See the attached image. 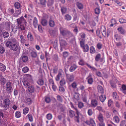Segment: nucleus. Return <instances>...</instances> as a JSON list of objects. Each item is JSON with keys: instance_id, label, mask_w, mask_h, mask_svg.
I'll return each mask as SVG.
<instances>
[{"instance_id": "obj_42", "label": "nucleus", "mask_w": 126, "mask_h": 126, "mask_svg": "<svg viewBox=\"0 0 126 126\" xmlns=\"http://www.w3.org/2000/svg\"><path fill=\"white\" fill-rule=\"evenodd\" d=\"M20 37L21 39V43H24L26 41L25 39V37L22 35H20Z\"/></svg>"}, {"instance_id": "obj_6", "label": "nucleus", "mask_w": 126, "mask_h": 126, "mask_svg": "<svg viewBox=\"0 0 126 126\" xmlns=\"http://www.w3.org/2000/svg\"><path fill=\"white\" fill-rule=\"evenodd\" d=\"M73 36L72 34L65 29H63V38H69Z\"/></svg>"}, {"instance_id": "obj_1", "label": "nucleus", "mask_w": 126, "mask_h": 126, "mask_svg": "<svg viewBox=\"0 0 126 126\" xmlns=\"http://www.w3.org/2000/svg\"><path fill=\"white\" fill-rule=\"evenodd\" d=\"M10 102V100L8 98L5 99L3 101V102L1 100H0V107L4 108V110H6L7 109L9 108Z\"/></svg>"}, {"instance_id": "obj_28", "label": "nucleus", "mask_w": 126, "mask_h": 126, "mask_svg": "<svg viewBox=\"0 0 126 126\" xmlns=\"http://www.w3.org/2000/svg\"><path fill=\"white\" fill-rule=\"evenodd\" d=\"M69 114L71 117L72 118L75 116V112L73 111L70 110H69Z\"/></svg>"}, {"instance_id": "obj_15", "label": "nucleus", "mask_w": 126, "mask_h": 126, "mask_svg": "<svg viewBox=\"0 0 126 126\" xmlns=\"http://www.w3.org/2000/svg\"><path fill=\"white\" fill-rule=\"evenodd\" d=\"M59 40L60 45L61 51H63V40L62 37H61V35L59 37Z\"/></svg>"}, {"instance_id": "obj_38", "label": "nucleus", "mask_w": 126, "mask_h": 126, "mask_svg": "<svg viewBox=\"0 0 126 126\" xmlns=\"http://www.w3.org/2000/svg\"><path fill=\"white\" fill-rule=\"evenodd\" d=\"M18 9V10H16V15H14L15 16H17L19 15H20L21 13V8Z\"/></svg>"}, {"instance_id": "obj_21", "label": "nucleus", "mask_w": 126, "mask_h": 126, "mask_svg": "<svg viewBox=\"0 0 126 126\" xmlns=\"http://www.w3.org/2000/svg\"><path fill=\"white\" fill-rule=\"evenodd\" d=\"M27 37L29 40L31 41H33L34 40V38L31 33L29 32L27 35Z\"/></svg>"}, {"instance_id": "obj_18", "label": "nucleus", "mask_w": 126, "mask_h": 126, "mask_svg": "<svg viewBox=\"0 0 126 126\" xmlns=\"http://www.w3.org/2000/svg\"><path fill=\"white\" fill-rule=\"evenodd\" d=\"M98 92L99 93L103 94L104 93V90L102 87L100 85H98L97 87Z\"/></svg>"}, {"instance_id": "obj_27", "label": "nucleus", "mask_w": 126, "mask_h": 126, "mask_svg": "<svg viewBox=\"0 0 126 126\" xmlns=\"http://www.w3.org/2000/svg\"><path fill=\"white\" fill-rule=\"evenodd\" d=\"M38 84L40 86H42L44 84V81L43 80L41 79H39L37 81Z\"/></svg>"}, {"instance_id": "obj_4", "label": "nucleus", "mask_w": 126, "mask_h": 126, "mask_svg": "<svg viewBox=\"0 0 126 126\" xmlns=\"http://www.w3.org/2000/svg\"><path fill=\"white\" fill-rule=\"evenodd\" d=\"M6 91L7 93L9 94H11L13 90L11 82L9 81L7 82L6 83Z\"/></svg>"}, {"instance_id": "obj_56", "label": "nucleus", "mask_w": 126, "mask_h": 126, "mask_svg": "<svg viewBox=\"0 0 126 126\" xmlns=\"http://www.w3.org/2000/svg\"><path fill=\"white\" fill-rule=\"evenodd\" d=\"M113 119L116 123H118L119 122L120 119L118 116H115L114 117Z\"/></svg>"}, {"instance_id": "obj_32", "label": "nucleus", "mask_w": 126, "mask_h": 126, "mask_svg": "<svg viewBox=\"0 0 126 126\" xmlns=\"http://www.w3.org/2000/svg\"><path fill=\"white\" fill-rule=\"evenodd\" d=\"M122 91L125 94H126V85L123 84L121 87Z\"/></svg>"}, {"instance_id": "obj_52", "label": "nucleus", "mask_w": 126, "mask_h": 126, "mask_svg": "<svg viewBox=\"0 0 126 126\" xmlns=\"http://www.w3.org/2000/svg\"><path fill=\"white\" fill-rule=\"evenodd\" d=\"M23 84L25 86L27 87L30 86V83L27 80H25L23 82Z\"/></svg>"}, {"instance_id": "obj_22", "label": "nucleus", "mask_w": 126, "mask_h": 126, "mask_svg": "<svg viewBox=\"0 0 126 126\" xmlns=\"http://www.w3.org/2000/svg\"><path fill=\"white\" fill-rule=\"evenodd\" d=\"M22 61L24 62H26L28 60V57L27 56L24 55H22L21 58Z\"/></svg>"}, {"instance_id": "obj_63", "label": "nucleus", "mask_w": 126, "mask_h": 126, "mask_svg": "<svg viewBox=\"0 0 126 126\" xmlns=\"http://www.w3.org/2000/svg\"><path fill=\"white\" fill-rule=\"evenodd\" d=\"M126 124V121L123 120L121 121L120 123V126H124L125 124Z\"/></svg>"}, {"instance_id": "obj_3", "label": "nucleus", "mask_w": 126, "mask_h": 126, "mask_svg": "<svg viewBox=\"0 0 126 126\" xmlns=\"http://www.w3.org/2000/svg\"><path fill=\"white\" fill-rule=\"evenodd\" d=\"M16 39L14 38H11L6 43V46L7 47L11 48L14 43H15Z\"/></svg>"}, {"instance_id": "obj_33", "label": "nucleus", "mask_w": 126, "mask_h": 126, "mask_svg": "<svg viewBox=\"0 0 126 126\" xmlns=\"http://www.w3.org/2000/svg\"><path fill=\"white\" fill-rule=\"evenodd\" d=\"M106 96L104 95H101L99 97L100 99V101L102 102H103L106 99Z\"/></svg>"}, {"instance_id": "obj_17", "label": "nucleus", "mask_w": 126, "mask_h": 126, "mask_svg": "<svg viewBox=\"0 0 126 126\" xmlns=\"http://www.w3.org/2000/svg\"><path fill=\"white\" fill-rule=\"evenodd\" d=\"M60 86H59V90L61 92H63V79H62L60 82Z\"/></svg>"}, {"instance_id": "obj_20", "label": "nucleus", "mask_w": 126, "mask_h": 126, "mask_svg": "<svg viewBox=\"0 0 126 126\" xmlns=\"http://www.w3.org/2000/svg\"><path fill=\"white\" fill-rule=\"evenodd\" d=\"M91 104L92 107H95L97 105V101L95 99L92 100L91 101Z\"/></svg>"}, {"instance_id": "obj_14", "label": "nucleus", "mask_w": 126, "mask_h": 126, "mask_svg": "<svg viewBox=\"0 0 126 126\" xmlns=\"http://www.w3.org/2000/svg\"><path fill=\"white\" fill-rule=\"evenodd\" d=\"M106 29L104 26H102L100 29V31L101 32L103 35L105 37L106 35Z\"/></svg>"}, {"instance_id": "obj_2", "label": "nucleus", "mask_w": 126, "mask_h": 126, "mask_svg": "<svg viewBox=\"0 0 126 126\" xmlns=\"http://www.w3.org/2000/svg\"><path fill=\"white\" fill-rule=\"evenodd\" d=\"M79 44L80 47L82 48L83 51L84 52H87L89 50V47L87 44H85V40L82 39L80 41Z\"/></svg>"}, {"instance_id": "obj_10", "label": "nucleus", "mask_w": 126, "mask_h": 126, "mask_svg": "<svg viewBox=\"0 0 126 126\" xmlns=\"http://www.w3.org/2000/svg\"><path fill=\"white\" fill-rule=\"evenodd\" d=\"M65 72L67 78L70 81H73L74 79V77L73 75H70L68 74L66 72V70H65Z\"/></svg>"}, {"instance_id": "obj_50", "label": "nucleus", "mask_w": 126, "mask_h": 126, "mask_svg": "<svg viewBox=\"0 0 126 126\" xmlns=\"http://www.w3.org/2000/svg\"><path fill=\"white\" fill-rule=\"evenodd\" d=\"M90 125H91L92 126H94L95 125V123L93 120L92 118L90 119Z\"/></svg>"}, {"instance_id": "obj_49", "label": "nucleus", "mask_w": 126, "mask_h": 126, "mask_svg": "<svg viewBox=\"0 0 126 126\" xmlns=\"http://www.w3.org/2000/svg\"><path fill=\"white\" fill-rule=\"evenodd\" d=\"M46 0H40V3L41 4L43 5L44 7L46 6Z\"/></svg>"}, {"instance_id": "obj_13", "label": "nucleus", "mask_w": 126, "mask_h": 126, "mask_svg": "<svg viewBox=\"0 0 126 126\" xmlns=\"http://www.w3.org/2000/svg\"><path fill=\"white\" fill-rule=\"evenodd\" d=\"M119 33L122 34H124L125 33V30L122 27H120L117 29Z\"/></svg>"}, {"instance_id": "obj_59", "label": "nucleus", "mask_w": 126, "mask_h": 126, "mask_svg": "<svg viewBox=\"0 0 126 126\" xmlns=\"http://www.w3.org/2000/svg\"><path fill=\"white\" fill-rule=\"evenodd\" d=\"M57 99L60 102H62V98L59 95H58L57 96Z\"/></svg>"}, {"instance_id": "obj_43", "label": "nucleus", "mask_w": 126, "mask_h": 126, "mask_svg": "<svg viewBox=\"0 0 126 126\" xmlns=\"http://www.w3.org/2000/svg\"><path fill=\"white\" fill-rule=\"evenodd\" d=\"M41 23L43 26H46L47 24V21L45 19H42L41 21Z\"/></svg>"}, {"instance_id": "obj_8", "label": "nucleus", "mask_w": 126, "mask_h": 126, "mask_svg": "<svg viewBox=\"0 0 126 126\" xmlns=\"http://www.w3.org/2000/svg\"><path fill=\"white\" fill-rule=\"evenodd\" d=\"M17 42V41L16 40L15 43H14L12 45V46L11 48V49L14 51H16L18 49H19V46H18L16 44Z\"/></svg>"}, {"instance_id": "obj_23", "label": "nucleus", "mask_w": 126, "mask_h": 126, "mask_svg": "<svg viewBox=\"0 0 126 126\" xmlns=\"http://www.w3.org/2000/svg\"><path fill=\"white\" fill-rule=\"evenodd\" d=\"M77 67L78 66L76 65L75 64H73L71 66L69 70L70 72H73L75 71Z\"/></svg>"}, {"instance_id": "obj_58", "label": "nucleus", "mask_w": 126, "mask_h": 126, "mask_svg": "<svg viewBox=\"0 0 126 126\" xmlns=\"http://www.w3.org/2000/svg\"><path fill=\"white\" fill-rule=\"evenodd\" d=\"M113 97L114 99H117L118 97L117 95V93L116 92H114L113 93Z\"/></svg>"}, {"instance_id": "obj_7", "label": "nucleus", "mask_w": 126, "mask_h": 126, "mask_svg": "<svg viewBox=\"0 0 126 126\" xmlns=\"http://www.w3.org/2000/svg\"><path fill=\"white\" fill-rule=\"evenodd\" d=\"M70 105H71V107L72 108H73L75 109L76 111V113L77 115V116H76L75 117V118L77 119V120H76V119H75V120L76 121V122H79V115L80 114V112L78 111L77 109L75 107L72 103L71 102H70Z\"/></svg>"}, {"instance_id": "obj_34", "label": "nucleus", "mask_w": 126, "mask_h": 126, "mask_svg": "<svg viewBox=\"0 0 126 126\" xmlns=\"http://www.w3.org/2000/svg\"><path fill=\"white\" fill-rule=\"evenodd\" d=\"M2 34L4 38H7L9 36V33L8 32H2Z\"/></svg>"}, {"instance_id": "obj_64", "label": "nucleus", "mask_w": 126, "mask_h": 126, "mask_svg": "<svg viewBox=\"0 0 126 126\" xmlns=\"http://www.w3.org/2000/svg\"><path fill=\"white\" fill-rule=\"evenodd\" d=\"M105 113L107 118H109L110 117V112L108 111H106L105 112Z\"/></svg>"}, {"instance_id": "obj_53", "label": "nucleus", "mask_w": 126, "mask_h": 126, "mask_svg": "<svg viewBox=\"0 0 126 126\" xmlns=\"http://www.w3.org/2000/svg\"><path fill=\"white\" fill-rule=\"evenodd\" d=\"M45 101L47 103H49L51 101L50 98L48 97H45Z\"/></svg>"}, {"instance_id": "obj_29", "label": "nucleus", "mask_w": 126, "mask_h": 126, "mask_svg": "<svg viewBox=\"0 0 126 126\" xmlns=\"http://www.w3.org/2000/svg\"><path fill=\"white\" fill-rule=\"evenodd\" d=\"M60 71H62V70H60L59 71V73L57 75L56 78H55V79L57 81H58L60 79V77L62 76V74L60 72Z\"/></svg>"}, {"instance_id": "obj_60", "label": "nucleus", "mask_w": 126, "mask_h": 126, "mask_svg": "<svg viewBox=\"0 0 126 126\" xmlns=\"http://www.w3.org/2000/svg\"><path fill=\"white\" fill-rule=\"evenodd\" d=\"M29 109L28 108H26L23 110V113L24 114H26L28 112Z\"/></svg>"}, {"instance_id": "obj_25", "label": "nucleus", "mask_w": 126, "mask_h": 126, "mask_svg": "<svg viewBox=\"0 0 126 126\" xmlns=\"http://www.w3.org/2000/svg\"><path fill=\"white\" fill-rule=\"evenodd\" d=\"M6 69L5 65L2 63H0V70L2 72L4 71Z\"/></svg>"}, {"instance_id": "obj_35", "label": "nucleus", "mask_w": 126, "mask_h": 126, "mask_svg": "<svg viewBox=\"0 0 126 126\" xmlns=\"http://www.w3.org/2000/svg\"><path fill=\"white\" fill-rule=\"evenodd\" d=\"M50 32L51 35L54 36L56 34L57 32L56 29H54L50 31Z\"/></svg>"}, {"instance_id": "obj_62", "label": "nucleus", "mask_w": 126, "mask_h": 126, "mask_svg": "<svg viewBox=\"0 0 126 126\" xmlns=\"http://www.w3.org/2000/svg\"><path fill=\"white\" fill-rule=\"evenodd\" d=\"M5 49L2 47H0V53L3 54L5 52Z\"/></svg>"}, {"instance_id": "obj_54", "label": "nucleus", "mask_w": 126, "mask_h": 126, "mask_svg": "<svg viewBox=\"0 0 126 126\" xmlns=\"http://www.w3.org/2000/svg\"><path fill=\"white\" fill-rule=\"evenodd\" d=\"M27 116H28L29 118V121L31 122H32L33 121V119L32 115L31 114H29L27 115Z\"/></svg>"}, {"instance_id": "obj_46", "label": "nucleus", "mask_w": 126, "mask_h": 126, "mask_svg": "<svg viewBox=\"0 0 126 126\" xmlns=\"http://www.w3.org/2000/svg\"><path fill=\"white\" fill-rule=\"evenodd\" d=\"M29 69V68L28 67L25 66L22 68V70L24 73H26L28 71Z\"/></svg>"}, {"instance_id": "obj_61", "label": "nucleus", "mask_w": 126, "mask_h": 126, "mask_svg": "<svg viewBox=\"0 0 126 126\" xmlns=\"http://www.w3.org/2000/svg\"><path fill=\"white\" fill-rule=\"evenodd\" d=\"M52 57V59L55 61H57L58 60V56L56 54L54 55Z\"/></svg>"}, {"instance_id": "obj_19", "label": "nucleus", "mask_w": 126, "mask_h": 126, "mask_svg": "<svg viewBox=\"0 0 126 126\" xmlns=\"http://www.w3.org/2000/svg\"><path fill=\"white\" fill-rule=\"evenodd\" d=\"M28 90L29 92L32 93L34 92L35 90V88L34 86L32 85H30L28 87Z\"/></svg>"}, {"instance_id": "obj_45", "label": "nucleus", "mask_w": 126, "mask_h": 126, "mask_svg": "<svg viewBox=\"0 0 126 126\" xmlns=\"http://www.w3.org/2000/svg\"><path fill=\"white\" fill-rule=\"evenodd\" d=\"M98 118L100 122H103V117L101 114H99L98 116Z\"/></svg>"}, {"instance_id": "obj_37", "label": "nucleus", "mask_w": 126, "mask_h": 126, "mask_svg": "<svg viewBox=\"0 0 126 126\" xmlns=\"http://www.w3.org/2000/svg\"><path fill=\"white\" fill-rule=\"evenodd\" d=\"M12 29L13 32L14 33H15L17 30V27L16 26H13Z\"/></svg>"}, {"instance_id": "obj_44", "label": "nucleus", "mask_w": 126, "mask_h": 126, "mask_svg": "<svg viewBox=\"0 0 126 126\" xmlns=\"http://www.w3.org/2000/svg\"><path fill=\"white\" fill-rule=\"evenodd\" d=\"M31 55L32 57L35 58L37 56V53L34 51H32L31 53Z\"/></svg>"}, {"instance_id": "obj_5", "label": "nucleus", "mask_w": 126, "mask_h": 126, "mask_svg": "<svg viewBox=\"0 0 126 126\" xmlns=\"http://www.w3.org/2000/svg\"><path fill=\"white\" fill-rule=\"evenodd\" d=\"M17 26H19L20 24H25V26H27V22L26 20L24 19L23 16H22L19 18L17 19Z\"/></svg>"}, {"instance_id": "obj_47", "label": "nucleus", "mask_w": 126, "mask_h": 126, "mask_svg": "<svg viewBox=\"0 0 126 126\" xmlns=\"http://www.w3.org/2000/svg\"><path fill=\"white\" fill-rule=\"evenodd\" d=\"M101 55L100 54H97L95 57V60L96 61L98 62L100 59Z\"/></svg>"}, {"instance_id": "obj_26", "label": "nucleus", "mask_w": 126, "mask_h": 126, "mask_svg": "<svg viewBox=\"0 0 126 126\" xmlns=\"http://www.w3.org/2000/svg\"><path fill=\"white\" fill-rule=\"evenodd\" d=\"M26 26H25V24H20L19 26H17L18 27L19 29L20 28L21 30L22 31L25 30Z\"/></svg>"}, {"instance_id": "obj_57", "label": "nucleus", "mask_w": 126, "mask_h": 126, "mask_svg": "<svg viewBox=\"0 0 126 126\" xmlns=\"http://www.w3.org/2000/svg\"><path fill=\"white\" fill-rule=\"evenodd\" d=\"M90 52L91 53H94L95 52V50L94 47L91 46L90 47Z\"/></svg>"}, {"instance_id": "obj_48", "label": "nucleus", "mask_w": 126, "mask_h": 126, "mask_svg": "<svg viewBox=\"0 0 126 126\" xmlns=\"http://www.w3.org/2000/svg\"><path fill=\"white\" fill-rule=\"evenodd\" d=\"M87 65L88 66V67L91 69L92 70H93L94 71L96 72L97 70L95 68L91 66L90 65L88 64H87Z\"/></svg>"}, {"instance_id": "obj_9", "label": "nucleus", "mask_w": 126, "mask_h": 126, "mask_svg": "<svg viewBox=\"0 0 126 126\" xmlns=\"http://www.w3.org/2000/svg\"><path fill=\"white\" fill-rule=\"evenodd\" d=\"M6 79L4 78L1 74H0V83L2 85L4 84L6 82Z\"/></svg>"}, {"instance_id": "obj_40", "label": "nucleus", "mask_w": 126, "mask_h": 126, "mask_svg": "<svg viewBox=\"0 0 126 126\" xmlns=\"http://www.w3.org/2000/svg\"><path fill=\"white\" fill-rule=\"evenodd\" d=\"M96 32L97 36L99 37L101 39L102 37L100 35V32L99 29H98L96 30Z\"/></svg>"}, {"instance_id": "obj_55", "label": "nucleus", "mask_w": 126, "mask_h": 126, "mask_svg": "<svg viewBox=\"0 0 126 126\" xmlns=\"http://www.w3.org/2000/svg\"><path fill=\"white\" fill-rule=\"evenodd\" d=\"M52 115L50 113H48L47 115V118L48 120H51L52 118Z\"/></svg>"}, {"instance_id": "obj_11", "label": "nucleus", "mask_w": 126, "mask_h": 126, "mask_svg": "<svg viewBox=\"0 0 126 126\" xmlns=\"http://www.w3.org/2000/svg\"><path fill=\"white\" fill-rule=\"evenodd\" d=\"M87 82L89 84H91L93 82V78L92 77V75L90 74L88 77L87 78Z\"/></svg>"}, {"instance_id": "obj_12", "label": "nucleus", "mask_w": 126, "mask_h": 126, "mask_svg": "<svg viewBox=\"0 0 126 126\" xmlns=\"http://www.w3.org/2000/svg\"><path fill=\"white\" fill-rule=\"evenodd\" d=\"M114 80V81L113 80L110 81V83L111 86L112 87L115 88L116 87L115 83L117 82L118 81L117 79H115Z\"/></svg>"}, {"instance_id": "obj_36", "label": "nucleus", "mask_w": 126, "mask_h": 126, "mask_svg": "<svg viewBox=\"0 0 126 126\" xmlns=\"http://www.w3.org/2000/svg\"><path fill=\"white\" fill-rule=\"evenodd\" d=\"M77 6L78 7L79 9L81 10L83 9V5L81 3L78 2L77 3Z\"/></svg>"}, {"instance_id": "obj_16", "label": "nucleus", "mask_w": 126, "mask_h": 126, "mask_svg": "<svg viewBox=\"0 0 126 126\" xmlns=\"http://www.w3.org/2000/svg\"><path fill=\"white\" fill-rule=\"evenodd\" d=\"M54 1L53 0H48L47 2V5L50 8L52 7Z\"/></svg>"}, {"instance_id": "obj_31", "label": "nucleus", "mask_w": 126, "mask_h": 126, "mask_svg": "<svg viewBox=\"0 0 126 126\" xmlns=\"http://www.w3.org/2000/svg\"><path fill=\"white\" fill-rule=\"evenodd\" d=\"M71 16L69 14H66L64 16L65 19L66 20H70L71 19Z\"/></svg>"}, {"instance_id": "obj_39", "label": "nucleus", "mask_w": 126, "mask_h": 126, "mask_svg": "<svg viewBox=\"0 0 126 126\" xmlns=\"http://www.w3.org/2000/svg\"><path fill=\"white\" fill-rule=\"evenodd\" d=\"M49 24V25L51 27H54L55 24L54 21L51 19L50 20Z\"/></svg>"}, {"instance_id": "obj_30", "label": "nucleus", "mask_w": 126, "mask_h": 126, "mask_svg": "<svg viewBox=\"0 0 126 126\" xmlns=\"http://www.w3.org/2000/svg\"><path fill=\"white\" fill-rule=\"evenodd\" d=\"M14 6L15 8L16 9H20L21 8V5L18 2H16L14 4Z\"/></svg>"}, {"instance_id": "obj_24", "label": "nucleus", "mask_w": 126, "mask_h": 126, "mask_svg": "<svg viewBox=\"0 0 126 126\" xmlns=\"http://www.w3.org/2000/svg\"><path fill=\"white\" fill-rule=\"evenodd\" d=\"M38 20L37 18L35 17L34 18L33 21V24L35 28H36L37 26Z\"/></svg>"}, {"instance_id": "obj_41", "label": "nucleus", "mask_w": 126, "mask_h": 126, "mask_svg": "<svg viewBox=\"0 0 126 126\" xmlns=\"http://www.w3.org/2000/svg\"><path fill=\"white\" fill-rule=\"evenodd\" d=\"M25 103L28 105H30L31 104L32 101L30 98H27L25 100Z\"/></svg>"}, {"instance_id": "obj_51", "label": "nucleus", "mask_w": 126, "mask_h": 126, "mask_svg": "<svg viewBox=\"0 0 126 126\" xmlns=\"http://www.w3.org/2000/svg\"><path fill=\"white\" fill-rule=\"evenodd\" d=\"M15 117L17 118H19L21 116V113L19 111H17L15 113Z\"/></svg>"}]
</instances>
